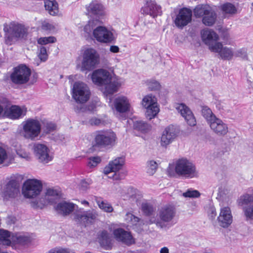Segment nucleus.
<instances>
[{"label": "nucleus", "mask_w": 253, "mask_h": 253, "mask_svg": "<svg viewBox=\"0 0 253 253\" xmlns=\"http://www.w3.org/2000/svg\"><path fill=\"white\" fill-rule=\"evenodd\" d=\"M89 123L92 126H99L103 124V121L96 118H92L89 120Z\"/></svg>", "instance_id": "13d9d810"}, {"label": "nucleus", "mask_w": 253, "mask_h": 253, "mask_svg": "<svg viewBox=\"0 0 253 253\" xmlns=\"http://www.w3.org/2000/svg\"><path fill=\"white\" fill-rule=\"evenodd\" d=\"M176 212V209L174 206L166 205L159 210L157 214L158 217H151L148 223H155L158 227L161 229L166 228L168 225L175 217Z\"/></svg>", "instance_id": "f03ea898"}, {"label": "nucleus", "mask_w": 253, "mask_h": 253, "mask_svg": "<svg viewBox=\"0 0 253 253\" xmlns=\"http://www.w3.org/2000/svg\"><path fill=\"white\" fill-rule=\"evenodd\" d=\"M113 234L115 238L118 241L129 245L133 243L134 241L131 234L122 228H118L114 230Z\"/></svg>", "instance_id": "bb28decb"}, {"label": "nucleus", "mask_w": 253, "mask_h": 253, "mask_svg": "<svg viewBox=\"0 0 253 253\" xmlns=\"http://www.w3.org/2000/svg\"><path fill=\"white\" fill-rule=\"evenodd\" d=\"M97 216V214L93 211H78L74 213V219L76 222L86 226L91 223Z\"/></svg>", "instance_id": "412c9836"}, {"label": "nucleus", "mask_w": 253, "mask_h": 253, "mask_svg": "<svg viewBox=\"0 0 253 253\" xmlns=\"http://www.w3.org/2000/svg\"><path fill=\"white\" fill-rule=\"evenodd\" d=\"M141 209L143 212L147 215L151 214L154 211L153 206L147 203H143Z\"/></svg>", "instance_id": "5fc2aeb1"}, {"label": "nucleus", "mask_w": 253, "mask_h": 253, "mask_svg": "<svg viewBox=\"0 0 253 253\" xmlns=\"http://www.w3.org/2000/svg\"><path fill=\"white\" fill-rule=\"evenodd\" d=\"M38 56L42 61H45L47 59V54L46 49L45 47L41 46L39 49Z\"/></svg>", "instance_id": "603ef678"}, {"label": "nucleus", "mask_w": 253, "mask_h": 253, "mask_svg": "<svg viewBox=\"0 0 253 253\" xmlns=\"http://www.w3.org/2000/svg\"><path fill=\"white\" fill-rule=\"evenodd\" d=\"M201 37L204 43L209 46L211 50V46H214L217 42L218 35L212 30L206 29L201 31Z\"/></svg>", "instance_id": "4be33fe9"}, {"label": "nucleus", "mask_w": 253, "mask_h": 253, "mask_svg": "<svg viewBox=\"0 0 253 253\" xmlns=\"http://www.w3.org/2000/svg\"><path fill=\"white\" fill-rule=\"evenodd\" d=\"M211 213L212 214V216L215 217V215H216V212H215V211L214 210H212V211H211Z\"/></svg>", "instance_id": "774afa93"}, {"label": "nucleus", "mask_w": 253, "mask_h": 253, "mask_svg": "<svg viewBox=\"0 0 253 253\" xmlns=\"http://www.w3.org/2000/svg\"><path fill=\"white\" fill-rule=\"evenodd\" d=\"M90 95V91L87 85L82 82H76L72 88V97L75 100L80 103L87 102Z\"/></svg>", "instance_id": "9d476101"}, {"label": "nucleus", "mask_w": 253, "mask_h": 253, "mask_svg": "<svg viewBox=\"0 0 253 253\" xmlns=\"http://www.w3.org/2000/svg\"><path fill=\"white\" fill-rule=\"evenodd\" d=\"M236 55L237 56L246 57L247 56V52L245 49L242 48L237 51Z\"/></svg>", "instance_id": "e2e57ef3"}, {"label": "nucleus", "mask_w": 253, "mask_h": 253, "mask_svg": "<svg viewBox=\"0 0 253 253\" xmlns=\"http://www.w3.org/2000/svg\"><path fill=\"white\" fill-rule=\"evenodd\" d=\"M105 90L104 92L106 94H112L117 91L118 88L120 86L121 84L117 80H110V82L105 84Z\"/></svg>", "instance_id": "72a5a7b5"}, {"label": "nucleus", "mask_w": 253, "mask_h": 253, "mask_svg": "<svg viewBox=\"0 0 253 253\" xmlns=\"http://www.w3.org/2000/svg\"><path fill=\"white\" fill-rule=\"evenodd\" d=\"M76 205L66 202L58 203L55 209L56 211L63 215H67L71 213L75 209Z\"/></svg>", "instance_id": "c85d7f7f"}, {"label": "nucleus", "mask_w": 253, "mask_h": 253, "mask_svg": "<svg viewBox=\"0 0 253 253\" xmlns=\"http://www.w3.org/2000/svg\"><path fill=\"white\" fill-rule=\"evenodd\" d=\"M117 139L116 134L112 131H98L94 136V146L100 148H109L116 144Z\"/></svg>", "instance_id": "20e7f679"}, {"label": "nucleus", "mask_w": 253, "mask_h": 253, "mask_svg": "<svg viewBox=\"0 0 253 253\" xmlns=\"http://www.w3.org/2000/svg\"><path fill=\"white\" fill-rule=\"evenodd\" d=\"M110 51L113 53H118L120 51V48L117 45H111L110 47Z\"/></svg>", "instance_id": "0e129e2a"}, {"label": "nucleus", "mask_w": 253, "mask_h": 253, "mask_svg": "<svg viewBox=\"0 0 253 253\" xmlns=\"http://www.w3.org/2000/svg\"><path fill=\"white\" fill-rule=\"evenodd\" d=\"M101 162V159L99 157H91L89 158L88 166L90 168H93L96 166Z\"/></svg>", "instance_id": "4d7b16f0"}, {"label": "nucleus", "mask_w": 253, "mask_h": 253, "mask_svg": "<svg viewBox=\"0 0 253 253\" xmlns=\"http://www.w3.org/2000/svg\"><path fill=\"white\" fill-rule=\"evenodd\" d=\"M67 250L64 249H55L51 250L49 252V253H67Z\"/></svg>", "instance_id": "680f3d73"}, {"label": "nucleus", "mask_w": 253, "mask_h": 253, "mask_svg": "<svg viewBox=\"0 0 253 253\" xmlns=\"http://www.w3.org/2000/svg\"><path fill=\"white\" fill-rule=\"evenodd\" d=\"M60 198L59 192L53 188H48L46 189L43 198V202L41 205L37 202L32 203V206L33 208H42L43 205L49 204L51 205L55 204Z\"/></svg>", "instance_id": "2eb2a0df"}, {"label": "nucleus", "mask_w": 253, "mask_h": 253, "mask_svg": "<svg viewBox=\"0 0 253 253\" xmlns=\"http://www.w3.org/2000/svg\"><path fill=\"white\" fill-rule=\"evenodd\" d=\"M16 219L15 217L13 216H8L6 218V223L8 225H11L14 224L16 222Z\"/></svg>", "instance_id": "052dcab7"}, {"label": "nucleus", "mask_w": 253, "mask_h": 253, "mask_svg": "<svg viewBox=\"0 0 253 253\" xmlns=\"http://www.w3.org/2000/svg\"><path fill=\"white\" fill-rule=\"evenodd\" d=\"M95 201L99 208L106 212H111L113 211V208L111 205L106 201H104L101 198L96 197Z\"/></svg>", "instance_id": "e433bc0d"}, {"label": "nucleus", "mask_w": 253, "mask_h": 253, "mask_svg": "<svg viewBox=\"0 0 253 253\" xmlns=\"http://www.w3.org/2000/svg\"><path fill=\"white\" fill-rule=\"evenodd\" d=\"M3 30L6 33L5 42L9 45L11 44L14 40L26 39L28 35L27 28L21 24L14 22L4 25Z\"/></svg>", "instance_id": "7ed1b4c3"}, {"label": "nucleus", "mask_w": 253, "mask_h": 253, "mask_svg": "<svg viewBox=\"0 0 253 253\" xmlns=\"http://www.w3.org/2000/svg\"><path fill=\"white\" fill-rule=\"evenodd\" d=\"M41 129V124L39 121L29 119L23 124L22 134L26 139L35 140L38 139Z\"/></svg>", "instance_id": "423d86ee"}, {"label": "nucleus", "mask_w": 253, "mask_h": 253, "mask_svg": "<svg viewBox=\"0 0 253 253\" xmlns=\"http://www.w3.org/2000/svg\"><path fill=\"white\" fill-rule=\"evenodd\" d=\"M41 28L42 30L48 32L53 31L55 29V25L47 21L42 22Z\"/></svg>", "instance_id": "8fccbe9b"}, {"label": "nucleus", "mask_w": 253, "mask_h": 253, "mask_svg": "<svg viewBox=\"0 0 253 253\" xmlns=\"http://www.w3.org/2000/svg\"><path fill=\"white\" fill-rule=\"evenodd\" d=\"M111 78V75L110 72L102 69L93 71L91 76L92 82L98 85L107 84V83L110 82Z\"/></svg>", "instance_id": "dca6fc26"}, {"label": "nucleus", "mask_w": 253, "mask_h": 253, "mask_svg": "<svg viewBox=\"0 0 253 253\" xmlns=\"http://www.w3.org/2000/svg\"><path fill=\"white\" fill-rule=\"evenodd\" d=\"M11 240L12 242H16L21 244H26L30 241L29 237L19 234H16L15 235H12Z\"/></svg>", "instance_id": "79ce46f5"}, {"label": "nucleus", "mask_w": 253, "mask_h": 253, "mask_svg": "<svg viewBox=\"0 0 253 253\" xmlns=\"http://www.w3.org/2000/svg\"><path fill=\"white\" fill-rule=\"evenodd\" d=\"M202 116L205 119L208 125L211 123L217 117L208 106H203L201 110Z\"/></svg>", "instance_id": "c9c22d12"}, {"label": "nucleus", "mask_w": 253, "mask_h": 253, "mask_svg": "<svg viewBox=\"0 0 253 253\" xmlns=\"http://www.w3.org/2000/svg\"><path fill=\"white\" fill-rule=\"evenodd\" d=\"M217 220L220 226L223 228L228 227L233 221L230 209L228 207L221 209Z\"/></svg>", "instance_id": "5701e85b"}, {"label": "nucleus", "mask_w": 253, "mask_h": 253, "mask_svg": "<svg viewBox=\"0 0 253 253\" xmlns=\"http://www.w3.org/2000/svg\"><path fill=\"white\" fill-rule=\"evenodd\" d=\"M211 51L218 53L220 57L223 60H231L234 55L232 48L223 46L221 42H216L214 46H211Z\"/></svg>", "instance_id": "a211bd4d"}, {"label": "nucleus", "mask_w": 253, "mask_h": 253, "mask_svg": "<svg viewBox=\"0 0 253 253\" xmlns=\"http://www.w3.org/2000/svg\"><path fill=\"white\" fill-rule=\"evenodd\" d=\"M211 8L207 5L200 4L198 5L194 9V14L196 17H202L209 12Z\"/></svg>", "instance_id": "58836bf2"}, {"label": "nucleus", "mask_w": 253, "mask_h": 253, "mask_svg": "<svg viewBox=\"0 0 253 253\" xmlns=\"http://www.w3.org/2000/svg\"><path fill=\"white\" fill-rule=\"evenodd\" d=\"M100 20L97 19H93L88 21V23L85 25L84 28V32L86 33L88 36L93 34V31L95 28L99 25Z\"/></svg>", "instance_id": "ea45409f"}, {"label": "nucleus", "mask_w": 253, "mask_h": 253, "mask_svg": "<svg viewBox=\"0 0 253 253\" xmlns=\"http://www.w3.org/2000/svg\"><path fill=\"white\" fill-rule=\"evenodd\" d=\"M142 104L146 109L145 116L149 120L154 118L159 112L157 99L152 95H148L144 97Z\"/></svg>", "instance_id": "ddd939ff"}, {"label": "nucleus", "mask_w": 253, "mask_h": 253, "mask_svg": "<svg viewBox=\"0 0 253 253\" xmlns=\"http://www.w3.org/2000/svg\"><path fill=\"white\" fill-rule=\"evenodd\" d=\"M56 42V38L53 36L40 38L38 40V43L41 45L46 44L49 43H54Z\"/></svg>", "instance_id": "49530a36"}, {"label": "nucleus", "mask_w": 253, "mask_h": 253, "mask_svg": "<svg viewBox=\"0 0 253 253\" xmlns=\"http://www.w3.org/2000/svg\"><path fill=\"white\" fill-rule=\"evenodd\" d=\"M175 108L189 126H194L196 125V119L188 106L183 103H180L176 104Z\"/></svg>", "instance_id": "aec40b11"}, {"label": "nucleus", "mask_w": 253, "mask_h": 253, "mask_svg": "<svg viewBox=\"0 0 253 253\" xmlns=\"http://www.w3.org/2000/svg\"><path fill=\"white\" fill-rule=\"evenodd\" d=\"M160 253H169V249L167 247H163L160 250Z\"/></svg>", "instance_id": "69168bd1"}, {"label": "nucleus", "mask_w": 253, "mask_h": 253, "mask_svg": "<svg viewBox=\"0 0 253 253\" xmlns=\"http://www.w3.org/2000/svg\"><path fill=\"white\" fill-rule=\"evenodd\" d=\"M113 104L116 110L120 113H126L130 110V104L126 96H121L116 98Z\"/></svg>", "instance_id": "a878e982"}, {"label": "nucleus", "mask_w": 253, "mask_h": 253, "mask_svg": "<svg viewBox=\"0 0 253 253\" xmlns=\"http://www.w3.org/2000/svg\"><path fill=\"white\" fill-rule=\"evenodd\" d=\"M216 14L214 10L211 8L203 17V23L207 26H211L215 22Z\"/></svg>", "instance_id": "2f4dec72"}, {"label": "nucleus", "mask_w": 253, "mask_h": 253, "mask_svg": "<svg viewBox=\"0 0 253 253\" xmlns=\"http://www.w3.org/2000/svg\"><path fill=\"white\" fill-rule=\"evenodd\" d=\"M20 194L19 183L16 179L9 180L4 185L1 195L4 200H8L17 197Z\"/></svg>", "instance_id": "f8f14e48"}, {"label": "nucleus", "mask_w": 253, "mask_h": 253, "mask_svg": "<svg viewBox=\"0 0 253 253\" xmlns=\"http://www.w3.org/2000/svg\"><path fill=\"white\" fill-rule=\"evenodd\" d=\"M100 56L95 49L88 48L83 54L81 70L84 72L93 70L99 63Z\"/></svg>", "instance_id": "39448f33"}, {"label": "nucleus", "mask_w": 253, "mask_h": 253, "mask_svg": "<svg viewBox=\"0 0 253 253\" xmlns=\"http://www.w3.org/2000/svg\"><path fill=\"white\" fill-rule=\"evenodd\" d=\"M44 7L51 15L55 16L59 12L58 4L55 0L45 1L44 2Z\"/></svg>", "instance_id": "f704fd0d"}, {"label": "nucleus", "mask_w": 253, "mask_h": 253, "mask_svg": "<svg viewBox=\"0 0 253 253\" xmlns=\"http://www.w3.org/2000/svg\"><path fill=\"white\" fill-rule=\"evenodd\" d=\"M146 84L150 90H156L159 89L160 88L159 83L155 80H148L146 82Z\"/></svg>", "instance_id": "09e8293b"}, {"label": "nucleus", "mask_w": 253, "mask_h": 253, "mask_svg": "<svg viewBox=\"0 0 253 253\" xmlns=\"http://www.w3.org/2000/svg\"><path fill=\"white\" fill-rule=\"evenodd\" d=\"M192 15V12L190 9H180L174 20L175 25L178 27L183 28L191 21Z\"/></svg>", "instance_id": "f3484780"}, {"label": "nucleus", "mask_w": 253, "mask_h": 253, "mask_svg": "<svg viewBox=\"0 0 253 253\" xmlns=\"http://www.w3.org/2000/svg\"><path fill=\"white\" fill-rule=\"evenodd\" d=\"M253 202V196L249 194H245L240 197L239 205L241 206L248 205Z\"/></svg>", "instance_id": "c03bdc74"}, {"label": "nucleus", "mask_w": 253, "mask_h": 253, "mask_svg": "<svg viewBox=\"0 0 253 253\" xmlns=\"http://www.w3.org/2000/svg\"><path fill=\"white\" fill-rule=\"evenodd\" d=\"M13 159L7 153L6 150L0 146V165L7 167L12 164Z\"/></svg>", "instance_id": "473e14b6"}, {"label": "nucleus", "mask_w": 253, "mask_h": 253, "mask_svg": "<svg viewBox=\"0 0 253 253\" xmlns=\"http://www.w3.org/2000/svg\"><path fill=\"white\" fill-rule=\"evenodd\" d=\"M133 127L135 129L142 132H146L150 129V126L142 121H137L134 122Z\"/></svg>", "instance_id": "a19ab883"}, {"label": "nucleus", "mask_w": 253, "mask_h": 253, "mask_svg": "<svg viewBox=\"0 0 253 253\" xmlns=\"http://www.w3.org/2000/svg\"><path fill=\"white\" fill-rule=\"evenodd\" d=\"M183 197L186 198H197L200 196L199 192L196 190H188L182 194Z\"/></svg>", "instance_id": "864d4df0"}, {"label": "nucleus", "mask_w": 253, "mask_h": 253, "mask_svg": "<svg viewBox=\"0 0 253 253\" xmlns=\"http://www.w3.org/2000/svg\"><path fill=\"white\" fill-rule=\"evenodd\" d=\"M42 189L40 180L36 179H28L26 180L22 188V194L27 198H34L38 196Z\"/></svg>", "instance_id": "6e6552de"}, {"label": "nucleus", "mask_w": 253, "mask_h": 253, "mask_svg": "<svg viewBox=\"0 0 253 253\" xmlns=\"http://www.w3.org/2000/svg\"><path fill=\"white\" fill-rule=\"evenodd\" d=\"M87 9L89 13L96 16H102L104 14L103 5L96 1L91 2Z\"/></svg>", "instance_id": "7c9ffc66"}, {"label": "nucleus", "mask_w": 253, "mask_h": 253, "mask_svg": "<svg viewBox=\"0 0 253 253\" xmlns=\"http://www.w3.org/2000/svg\"><path fill=\"white\" fill-rule=\"evenodd\" d=\"M33 150L36 157L40 162L46 164L51 161L52 157L49 155V150L45 145L35 143Z\"/></svg>", "instance_id": "4468645a"}, {"label": "nucleus", "mask_w": 253, "mask_h": 253, "mask_svg": "<svg viewBox=\"0 0 253 253\" xmlns=\"http://www.w3.org/2000/svg\"><path fill=\"white\" fill-rule=\"evenodd\" d=\"M222 10L225 13L231 14H235L237 11V9L235 6L230 3H226L224 4L222 6Z\"/></svg>", "instance_id": "a18cd8bd"}, {"label": "nucleus", "mask_w": 253, "mask_h": 253, "mask_svg": "<svg viewBox=\"0 0 253 253\" xmlns=\"http://www.w3.org/2000/svg\"><path fill=\"white\" fill-rule=\"evenodd\" d=\"M147 167V172L150 174H153L157 169V164L154 161H150L148 162Z\"/></svg>", "instance_id": "6e6d98bb"}, {"label": "nucleus", "mask_w": 253, "mask_h": 253, "mask_svg": "<svg viewBox=\"0 0 253 253\" xmlns=\"http://www.w3.org/2000/svg\"><path fill=\"white\" fill-rule=\"evenodd\" d=\"M100 21L99 25L93 31V36L98 42L105 43L114 42L116 38L113 33L106 27L101 26Z\"/></svg>", "instance_id": "9b49d317"}, {"label": "nucleus", "mask_w": 253, "mask_h": 253, "mask_svg": "<svg viewBox=\"0 0 253 253\" xmlns=\"http://www.w3.org/2000/svg\"><path fill=\"white\" fill-rule=\"evenodd\" d=\"M31 74V70L28 67L21 65L14 68L10 78L11 82L15 84H23L29 81Z\"/></svg>", "instance_id": "1a4fd4ad"}, {"label": "nucleus", "mask_w": 253, "mask_h": 253, "mask_svg": "<svg viewBox=\"0 0 253 253\" xmlns=\"http://www.w3.org/2000/svg\"><path fill=\"white\" fill-rule=\"evenodd\" d=\"M125 163V159L123 157H119L115 159L112 162H110L107 166H106L103 170L105 174H108L110 172H114V174L112 176L114 180H120L124 179L126 175V171L120 172L119 170L122 168Z\"/></svg>", "instance_id": "0eeeda50"}, {"label": "nucleus", "mask_w": 253, "mask_h": 253, "mask_svg": "<svg viewBox=\"0 0 253 253\" xmlns=\"http://www.w3.org/2000/svg\"><path fill=\"white\" fill-rule=\"evenodd\" d=\"M89 185V183L87 181L83 179L80 182V188L83 190H85L88 188Z\"/></svg>", "instance_id": "bf43d9fd"}, {"label": "nucleus", "mask_w": 253, "mask_h": 253, "mask_svg": "<svg viewBox=\"0 0 253 253\" xmlns=\"http://www.w3.org/2000/svg\"><path fill=\"white\" fill-rule=\"evenodd\" d=\"M26 110L25 112H24L23 110L19 106H12L4 111V115L10 119H17L26 115Z\"/></svg>", "instance_id": "cd10ccee"}, {"label": "nucleus", "mask_w": 253, "mask_h": 253, "mask_svg": "<svg viewBox=\"0 0 253 253\" xmlns=\"http://www.w3.org/2000/svg\"><path fill=\"white\" fill-rule=\"evenodd\" d=\"M176 136V130L173 126L167 127L163 131L161 139V145L167 146L171 143Z\"/></svg>", "instance_id": "b1692460"}, {"label": "nucleus", "mask_w": 253, "mask_h": 253, "mask_svg": "<svg viewBox=\"0 0 253 253\" xmlns=\"http://www.w3.org/2000/svg\"><path fill=\"white\" fill-rule=\"evenodd\" d=\"M99 243L101 246L106 250H110L112 247V239L106 231L101 232L98 237Z\"/></svg>", "instance_id": "c756f323"}, {"label": "nucleus", "mask_w": 253, "mask_h": 253, "mask_svg": "<svg viewBox=\"0 0 253 253\" xmlns=\"http://www.w3.org/2000/svg\"><path fill=\"white\" fill-rule=\"evenodd\" d=\"M12 236L7 230L0 229V244L9 246L12 242Z\"/></svg>", "instance_id": "4c0bfd02"}, {"label": "nucleus", "mask_w": 253, "mask_h": 253, "mask_svg": "<svg viewBox=\"0 0 253 253\" xmlns=\"http://www.w3.org/2000/svg\"><path fill=\"white\" fill-rule=\"evenodd\" d=\"M243 211L246 220L253 222V204L244 207Z\"/></svg>", "instance_id": "37998d69"}, {"label": "nucleus", "mask_w": 253, "mask_h": 253, "mask_svg": "<svg viewBox=\"0 0 253 253\" xmlns=\"http://www.w3.org/2000/svg\"><path fill=\"white\" fill-rule=\"evenodd\" d=\"M169 176L173 177H182L192 178L198 176L195 166L186 159H180L168 169Z\"/></svg>", "instance_id": "f257e3e1"}, {"label": "nucleus", "mask_w": 253, "mask_h": 253, "mask_svg": "<svg viewBox=\"0 0 253 253\" xmlns=\"http://www.w3.org/2000/svg\"><path fill=\"white\" fill-rule=\"evenodd\" d=\"M81 203H82V204H83L84 206H89V203L87 201H85V200L82 201Z\"/></svg>", "instance_id": "338daca9"}, {"label": "nucleus", "mask_w": 253, "mask_h": 253, "mask_svg": "<svg viewBox=\"0 0 253 253\" xmlns=\"http://www.w3.org/2000/svg\"><path fill=\"white\" fill-rule=\"evenodd\" d=\"M142 10L143 13L149 15L153 18L162 13L161 7L158 5L155 1L152 0L146 1Z\"/></svg>", "instance_id": "393cba45"}, {"label": "nucleus", "mask_w": 253, "mask_h": 253, "mask_svg": "<svg viewBox=\"0 0 253 253\" xmlns=\"http://www.w3.org/2000/svg\"><path fill=\"white\" fill-rule=\"evenodd\" d=\"M56 128V125L52 122H46L43 127V131L46 133H50L54 131Z\"/></svg>", "instance_id": "de8ad7c7"}, {"label": "nucleus", "mask_w": 253, "mask_h": 253, "mask_svg": "<svg viewBox=\"0 0 253 253\" xmlns=\"http://www.w3.org/2000/svg\"><path fill=\"white\" fill-rule=\"evenodd\" d=\"M125 220L127 222H130L133 224H136L140 221V218L130 212H127L125 216Z\"/></svg>", "instance_id": "3c124183"}, {"label": "nucleus", "mask_w": 253, "mask_h": 253, "mask_svg": "<svg viewBox=\"0 0 253 253\" xmlns=\"http://www.w3.org/2000/svg\"><path fill=\"white\" fill-rule=\"evenodd\" d=\"M209 125L212 131L219 136H224L228 132L227 124L217 117Z\"/></svg>", "instance_id": "6ab92c4d"}]
</instances>
